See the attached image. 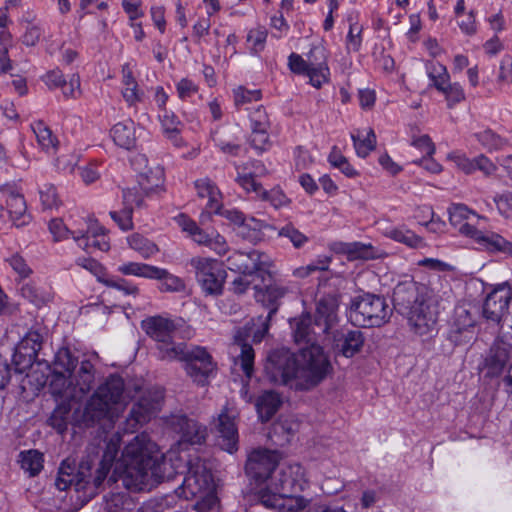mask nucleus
Listing matches in <instances>:
<instances>
[{
	"label": "nucleus",
	"instance_id": "49530a36",
	"mask_svg": "<svg viewBox=\"0 0 512 512\" xmlns=\"http://www.w3.org/2000/svg\"><path fill=\"white\" fill-rule=\"evenodd\" d=\"M70 411V403L59 402L48 420L49 425L57 432L64 433L67 430Z\"/></svg>",
	"mask_w": 512,
	"mask_h": 512
},
{
	"label": "nucleus",
	"instance_id": "4468645a",
	"mask_svg": "<svg viewBox=\"0 0 512 512\" xmlns=\"http://www.w3.org/2000/svg\"><path fill=\"white\" fill-rule=\"evenodd\" d=\"M0 192L5 198V209L12 225L16 228L27 226L32 221V215L28 212L24 196L11 185L0 186Z\"/></svg>",
	"mask_w": 512,
	"mask_h": 512
},
{
	"label": "nucleus",
	"instance_id": "37998d69",
	"mask_svg": "<svg viewBox=\"0 0 512 512\" xmlns=\"http://www.w3.org/2000/svg\"><path fill=\"white\" fill-rule=\"evenodd\" d=\"M127 241L129 247L137 251L145 259H148L159 252V248L154 242L138 233L130 235L127 238Z\"/></svg>",
	"mask_w": 512,
	"mask_h": 512
},
{
	"label": "nucleus",
	"instance_id": "6e6d98bb",
	"mask_svg": "<svg viewBox=\"0 0 512 512\" xmlns=\"http://www.w3.org/2000/svg\"><path fill=\"white\" fill-rule=\"evenodd\" d=\"M40 201L44 209H53L58 207L60 200L56 188L52 184H44L40 190Z\"/></svg>",
	"mask_w": 512,
	"mask_h": 512
},
{
	"label": "nucleus",
	"instance_id": "5fc2aeb1",
	"mask_svg": "<svg viewBox=\"0 0 512 512\" xmlns=\"http://www.w3.org/2000/svg\"><path fill=\"white\" fill-rule=\"evenodd\" d=\"M234 104L240 107L252 101H258L262 97L261 90H249L243 86H239L233 90Z\"/></svg>",
	"mask_w": 512,
	"mask_h": 512
},
{
	"label": "nucleus",
	"instance_id": "c9c22d12",
	"mask_svg": "<svg viewBox=\"0 0 512 512\" xmlns=\"http://www.w3.org/2000/svg\"><path fill=\"white\" fill-rule=\"evenodd\" d=\"M211 139L223 153L232 156L239 154L241 146L227 129H216L211 133Z\"/></svg>",
	"mask_w": 512,
	"mask_h": 512
},
{
	"label": "nucleus",
	"instance_id": "69168bd1",
	"mask_svg": "<svg viewBox=\"0 0 512 512\" xmlns=\"http://www.w3.org/2000/svg\"><path fill=\"white\" fill-rule=\"evenodd\" d=\"M49 231L53 236L54 241H62L67 239L71 234L73 236L74 230H69L61 219H52L49 222Z\"/></svg>",
	"mask_w": 512,
	"mask_h": 512
},
{
	"label": "nucleus",
	"instance_id": "79ce46f5",
	"mask_svg": "<svg viewBox=\"0 0 512 512\" xmlns=\"http://www.w3.org/2000/svg\"><path fill=\"white\" fill-rule=\"evenodd\" d=\"M155 276H153L151 279L160 280V291L163 292H181L185 289V283L184 281L169 273L166 269L157 267V272L153 273Z\"/></svg>",
	"mask_w": 512,
	"mask_h": 512
},
{
	"label": "nucleus",
	"instance_id": "13d9d810",
	"mask_svg": "<svg viewBox=\"0 0 512 512\" xmlns=\"http://www.w3.org/2000/svg\"><path fill=\"white\" fill-rule=\"evenodd\" d=\"M266 227H269V225L264 221L255 219L253 217L248 219L245 218V224L243 225L242 230H239V234L243 238H247L251 241L256 240L259 238L258 233Z\"/></svg>",
	"mask_w": 512,
	"mask_h": 512
},
{
	"label": "nucleus",
	"instance_id": "39448f33",
	"mask_svg": "<svg viewBox=\"0 0 512 512\" xmlns=\"http://www.w3.org/2000/svg\"><path fill=\"white\" fill-rule=\"evenodd\" d=\"M305 483V470L300 464H282L271 475L268 485L259 490V502L273 512H300L308 500L292 493L303 490Z\"/></svg>",
	"mask_w": 512,
	"mask_h": 512
},
{
	"label": "nucleus",
	"instance_id": "473e14b6",
	"mask_svg": "<svg viewBox=\"0 0 512 512\" xmlns=\"http://www.w3.org/2000/svg\"><path fill=\"white\" fill-rule=\"evenodd\" d=\"M351 138L354 143L356 154L359 157H367L376 147V135L372 128L358 130L357 133L351 134Z\"/></svg>",
	"mask_w": 512,
	"mask_h": 512
},
{
	"label": "nucleus",
	"instance_id": "1a4fd4ad",
	"mask_svg": "<svg viewBox=\"0 0 512 512\" xmlns=\"http://www.w3.org/2000/svg\"><path fill=\"white\" fill-rule=\"evenodd\" d=\"M391 314L385 298L374 294L354 298L349 309V319L359 327H380L388 322Z\"/></svg>",
	"mask_w": 512,
	"mask_h": 512
},
{
	"label": "nucleus",
	"instance_id": "de8ad7c7",
	"mask_svg": "<svg viewBox=\"0 0 512 512\" xmlns=\"http://www.w3.org/2000/svg\"><path fill=\"white\" fill-rule=\"evenodd\" d=\"M427 75L432 82V85L438 90H443V87L450 82V75L447 68L439 62H429L426 65Z\"/></svg>",
	"mask_w": 512,
	"mask_h": 512
},
{
	"label": "nucleus",
	"instance_id": "423d86ee",
	"mask_svg": "<svg viewBox=\"0 0 512 512\" xmlns=\"http://www.w3.org/2000/svg\"><path fill=\"white\" fill-rule=\"evenodd\" d=\"M338 322L337 305L333 299H321L312 318V333L321 342L333 340L335 349L346 358L359 353L364 345V335L359 330L340 332L335 329Z\"/></svg>",
	"mask_w": 512,
	"mask_h": 512
},
{
	"label": "nucleus",
	"instance_id": "09e8293b",
	"mask_svg": "<svg viewBox=\"0 0 512 512\" xmlns=\"http://www.w3.org/2000/svg\"><path fill=\"white\" fill-rule=\"evenodd\" d=\"M21 295L37 307L46 305L52 300V295L47 290L37 288L32 283L24 284L21 287Z\"/></svg>",
	"mask_w": 512,
	"mask_h": 512
},
{
	"label": "nucleus",
	"instance_id": "0e129e2a",
	"mask_svg": "<svg viewBox=\"0 0 512 512\" xmlns=\"http://www.w3.org/2000/svg\"><path fill=\"white\" fill-rule=\"evenodd\" d=\"M105 286L110 288H115L121 292H123L125 295H134L136 296L139 292V289L137 286L131 284L129 281L120 278V277H112L109 276L107 280H105Z\"/></svg>",
	"mask_w": 512,
	"mask_h": 512
},
{
	"label": "nucleus",
	"instance_id": "0eeeda50",
	"mask_svg": "<svg viewBox=\"0 0 512 512\" xmlns=\"http://www.w3.org/2000/svg\"><path fill=\"white\" fill-rule=\"evenodd\" d=\"M128 402L124 380L118 375H111L86 402L82 419L87 425L103 419L114 421L123 412Z\"/></svg>",
	"mask_w": 512,
	"mask_h": 512
},
{
	"label": "nucleus",
	"instance_id": "6e6552de",
	"mask_svg": "<svg viewBox=\"0 0 512 512\" xmlns=\"http://www.w3.org/2000/svg\"><path fill=\"white\" fill-rule=\"evenodd\" d=\"M450 223L465 236H468L484 250L491 253H501L512 257V242L498 233L482 232L478 229L479 222L483 219L471 211L464 204H453L449 210Z\"/></svg>",
	"mask_w": 512,
	"mask_h": 512
},
{
	"label": "nucleus",
	"instance_id": "338daca9",
	"mask_svg": "<svg viewBox=\"0 0 512 512\" xmlns=\"http://www.w3.org/2000/svg\"><path fill=\"white\" fill-rule=\"evenodd\" d=\"M288 66L292 72L303 74L310 78V67L307 59H304L302 56L292 53L288 58Z\"/></svg>",
	"mask_w": 512,
	"mask_h": 512
},
{
	"label": "nucleus",
	"instance_id": "052dcab7",
	"mask_svg": "<svg viewBox=\"0 0 512 512\" xmlns=\"http://www.w3.org/2000/svg\"><path fill=\"white\" fill-rule=\"evenodd\" d=\"M439 92L445 96L448 107H452L465 99L464 90L459 83L449 82L443 87V90H440Z\"/></svg>",
	"mask_w": 512,
	"mask_h": 512
},
{
	"label": "nucleus",
	"instance_id": "680f3d73",
	"mask_svg": "<svg viewBox=\"0 0 512 512\" xmlns=\"http://www.w3.org/2000/svg\"><path fill=\"white\" fill-rule=\"evenodd\" d=\"M110 216L118 224L120 229L128 231L133 228L132 207L123 205V208L120 211H111Z\"/></svg>",
	"mask_w": 512,
	"mask_h": 512
},
{
	"label": "nucleus",
	"instance_id": "20e7f679",
	"mask_svg": "<svg viewBox=\"0 0 512 512\" xmlns=\"http://www.w3.org/2000/svg\"><path fill=\"white\" fill-rule=\"evenodd\" d=\"M396 309L407 316L411 329L418 335L435 330L439 315V299L434 291L414 281L399 283L393 292Z\"/></svg>",
	"mask_w": 512,
	"mask_h": 512
},
{
	"label": "nucleus",
	"instance_id": "a211bd4d",
	"mask_svg": "<svg viewBox=\"0 0 512 512\" xmlns=\"http://www.w3.org/2000/svg\"><path fill=\"white\" fill-rule=\"evenodd\" d=\"M239 413L235 407L227 403L218 415L216 429L221 439L222 449L233 453L238 449V428L236 419Z\"/></svg>",
	"mask_w": 512,
	"mask_h": 512
},
{
	"label": "nucleus",
	"instance_id": "cd10ccee",
	"mask_svg": "<svg viewBox=\"0 0 512 512\" xmlns=\"http://www.w3.org/2000/svg\"><path fill=\"white\" fill-rule=\"evenodd\" d=\"M333 249L339 254L347 255L348 259H375L379 257V251L375 249L370 243L365 244L361 242H337L334 243Z\"/></svg>",
	"mask_w": 512,
	"mask_h": 512
},
{
	"label": "nucleus",
	"instance_id": "b1692460",
	"mask_svg": "<svg viewBox=\"0 0 512 512\" xmlns=\"http://www.w3.org/2000/svg\"><path fill=\"white\" fill-rule=\"evenodd\" d=\"M310 67V84L315 88H320L329 80V68L327 65V56L324 47L314 46L306 55Z\"/></svg>",
	"mask_w": 512,
	"mask_h": 512
},
{
	"label": "nucleus",
	"instance_id": "f03ea898",
	"mask_svg": "<svg viewBox=\"0 0 512 512\" xmlns=\"http://www.w3.org/2000/svg\"><path fill=\"white\" fill-rule=\"evenodd\" d=\"M176 468L172 458L167 461L157 444L146 433H141L125 446L114 463L113 476L115 481L121 479L127 489L140 491L172 480L179 473Z\"/></svg>",
	"mask_w": 512,
	"mask_h": 512
},
{
	"label": "nucleus",
	"instance_id": "aec40b11",
	"mask_svg": "<svg viewBox=\"0 0 512 512\" xmlns=\"http://www.w3.org/2000/svg\"><path fill=\"white\" fill-rule=\"evenodd\" d=\"M249 119L252 147L258 151L267 150L270 147L269 129L271 123L266 109L262 105L257 106L250 112Z\"/></svg>",
	"mask_w": 512,
	"mask_h": 512
},
{
	"label": "nucleus",
	"instance_id": "2f4dec72",
	"mask_svg": "<svg viewBox=\"0 0 512 512\" xmlns=\"http://www.w3.org/2000/svg\"><path fill=\"white\" fill-rule=\"evenodd\" d=\"M114 143L124 149H131L136 142L135 127L131 120L115 124L110 131Z\"/></svg>",
	"mask_w": 512,
	"mask_h": 512
},
{
	"label": "nucleus",
	"instance_id": "58836bf2",
	"mask_svg": "<svg viewBox=\"0 0 512 512\" xmlns=\"http://www.w3.org/2000/svg\"><path fill=\"white\" fill-rule=\"evenodd\" d=\"M164 172L161 167H155L148 172L142 173L138 180L140 189L143 190L146 196L156 192L163 183Z\"/></svg>",
	"mask_w": 512,
	"mask_h": 512
},
{
	"label": "nucleus",
	"instance_id": "8fccbe9b",
	"mask_svg": "<svg viewBox=\"0 0 512 512\" xmlns=\"http://www.w3.org/2000/svg\"><path fill=\"white\" fill-rule=\"evenodd\" d=\"M474 136L481 145L488 150H498L507 144V141L504 138L496 134L491 129H484L475 133Z\"/></svg>",
	"mask_w": 512,
	"mask_h": 512
},
{
	"label": "nucleus",
	"instance_id": "774afa93",
	"mask_svg": "<svg viewBox=\"0 0 512 512\" xmlns=\"http://www.w3.org/2000/svg\"><path fill=\"white\" fill-rule=\"evenodd\" d=\"M499 212L505 217H512V192H506L494 197Z\"/></svg>",
	"mask_w": 512,
	"mask_h": 512
},
{
	"label": "nucleus",
	"instance_id": "4be33fe9",
	"mask_svg": "<svg viewBox=\"0 0 512 512\" xmlns=\"http://www.w3.org/2000/svg\"><path fill=\"white\" fill-rule=\"evenodd\" d=\"M476 318L470 308L458 306L454 310L453 328L451 338L456 344H463L474 338Z\"/></svg>",
	"mask_w": 512,
	"mask_h": 512
},
{
	"label": "nucleus",
	"instance_id": "2eb2a0df",
	"mask_svg": "<svg viewBox=\"0 0 512 512\" xmlns=\"http://www.w3.org/2000/svg\"><path fill=\"white\" fill-rule=\"evenodd\" d=\"M168 429L180 436L182 442L201 444L207 436L205 426L183 414H172L165 419Z\"/></svg>",
	"mask_w": 512,
	"mask_h": 512
},
{
	"label": "nucleus",
	"instance_id": "a19ab883",
	"mask_svg": "<svg viewBox=\"0 0 512 512\" xmlns=\"http://www.w3.org/2000/svg\"><path fill=\"white\" fill-rule=\"evenodd\" d=\"M160 120L166 136L171 139L175 145H180L181 138L179 137V133L182 123L178 117L172 111L164 109L163 114L160 115Z\"/></svg>",
	"mask_w": 512,
	"mask_h": 512
},
{
	"label": "nucleus",
	"instance_id": "72a5a7b5",
	"mask_svg": "<svg viewBox=\"0 0 512 512\" xmlns=\"http://www.w3.org/2000/svg\"><path fill=\"white\" fill-rule=\"evenodd\" d=\"M281 404L280 397L275 392H265L256 401V409L262 421H268L277 412Z\"/></svg>",
	"mask_w": 512,
	"mask_h": 512
},
{
	"label": "nucleus",
	"instance_id": "bf43d9fd",
	"mask_svg": "<svg viewBox=\"0 0 512 512\" xmlns=\"http://www.w3.org/2000/svg\"><path fill=\"white\" fill-rule=\"evenodd\" d=\"M267 35L266 28L262 26L251 29L248 32L247 42L251 44V51L253 53H258L264 49Z\"/></svg>",
	"mask_w": 512,
	"mask_h": 512
},
{
	"label": "nucleus",
	"instance_id": "3c124183",
	"mask_svg": "<svg viewBox=\"0 0 512 512\" xmlns=\"http://www.w3.org/2000/svg\"><path fill=\"white\" fill-rule=\"evenodd\" d=\"M76 263L78 266L86 269L91 274H93L96 277L97 281L102 284H105V280H107L110 276L106 271L105 267L95 259L82 257L78 258L76 260Z\"/></svg>",
	"mask_w": 512,
	"mask_h": 512
},
{
	"label": "nucleus",
	"instance_id": "5701e85b",
	"mask_svg": "<svg viewBox=\"0 0 512 512\" xmlns=\"http://www.w3.org/2000/svg\"><path fill=\"white\" fill-rule=\"evenodd\" d=\"M43 337L37 331H29L20 341L14 355L16 369L22 372L36 359Z\"/></svg>",
	"mask_w": 512,
	"mask_h": 512
},
{
	"label": "nucleus",
	"instance_id": "4d7b16f0",
	"mask_svg": "<svg viewBox=\"0 0 512 512\" xmlns=\"http://www.w3.org/2000/svg\"><path fill=\"white\" fill-rule=\"evenodd\" d=\"M144 197H147L140 186L137 184L131 188L123 190V205L134 209L141 208L144 204Z\"/></svg>",
	"mask_w": 512,
	"mask_h": 512
},
{
	"label": "nucleus",
	"instance_id": "c756f323",
	"mask_svg": "<svg viewBox=\"0 0 512 512\" xmlns=\"http://www.w3.org/2000/svg\"><path fill=\"white\" fill-rule=\"evenodd\" d=\"M68 377V374L52 372L50 389L52 395L57 398L58 402L69 403L72 400H77V390L73 387V381L68 379Z\"/></svg>",
	"mask_w": 512,
	"mask_h": 512
},
{
	"label": "nucleus",
	"instance_id": "f3484780",
	"mask_svg": "<svg viewBox=\"0 0 512 512\" xmlns=\"http://www.w3.org/2000/svg\"><path fill=\"white\" fill-rule=\"evenodd\" d=\"M161 399L162 395L159 393L142 396L126 418L124 430L132 433L138 426L147 423L159 411Z\"/></svg>",
	"mask_w": 512,
	"mask_h": 512
},
{
	"label": "nucleus",
	"instance_id": "4c0bfd02",
	"mask_svg": "<svg viewBox=\"0 0 512 512\" xmlns=\"http://www.w3.org/2000/svg\"><path fill=\"white\" fill-rule=\"evenodd\" d=\"M511 344L505 342L502 338H497L490 348L488 363L495 369H501L509 359Z\"/></svg>",
	"mask_w": 512,
	"mask_h": 512
},
{
	"label": "nucleus",
	"instance_id": "9b49d317",
	"mask_svg": "<svg viewBox=\"0 0 512 512\" xmlns=\"http://www.w3.org/2000/svg\"><path fill=\"white\" fill-rule=\"evenodd\" d=\"M197 281L207 295H220L223 290L225 271L215 259L195 257L191 259Z\"/></svg>",
	"mask_w": 512,
	"mask_h": 512
},
{
	"label": "nucleus",
	"instance_id": "e2e57ef3",
	"mask_svg": "<svg viewBox=\"0 0 512 512\" xmlns=\"http://www.w3.org/2000/svg\"><path fill=\"white\" fill-rule=\"evenodd\" d=\"M260 196L263 200L270 202V204L278 209L289 204L290 200L279 188H273L270 191L262 190Z\"/></svg>",
	"mask_w": 512,
	"mask_h": 512
},
{
	"label": "nucleus",
	"instance_id": "9d476101",
	"mask_svg": "<svg viewBox=\"0 0 512 512\" xmlns=\"http://www.w3.org/2000/svg\"><path fill=\"white\" fill-rule=\"evenodd\" d=\"M512 300V288L508 283L496 286L485 298L482 308L483 317L499 326L501 331L512 319L508 315L509 303Z\"/></svg>",
	"mask_w": 512,
	"mask_h": 512
},
{
	"label": "nucleus",
	"instance_id": "ea45409f",
	"mask_svg": "<svg viewBox=\"0 0 512 512\" xmlns=\"http://www.w3.org/2000/svg\"><path fill=\"white\" fill-rule=\"evenodd\" d=\"M32 130L36 135L39 146L47 153L56 151L58 140L53 136L51 130L41 121L32 125Z\"/></svg>",
	"mask_w": 512,
	"mask_h": 512
},
{
	"label": "nucleus",
	"instance_id": "f8f14e48",
	"mask_svg": "<svg viewBox=\"0 0 512 512\" xmlns=\"http://www.w3.org/2000/svg\"><path fill=\"white\" fill-rule=\"evenodd\" d=\"M176 222L182 231L186 232L198 245H203L214 251L219 256L229 251L226 239L216 231L208 233L201 229L195 221L184 214L176 218Z\"/></svg>",
	"mask_w": 512,
	"mask_h": 512
},
{
	"label": "nucleus",
	"instance_id": "7ed1b4c3",
	"mask_svg": "<svg viewBox=\"0 0 512 512\" xmlns=\"http://www.w3.org/2000/svg\"><path fill=\"white\" fill-rule=\"evenodd\" d=\"M145 334L155 342L157 356L162 361H183L188 376L197 384L204 385L215 369L211 355L204 347L189 346L176 342L177 327L166 316H149L141 321Z\"/></svg>",
	"mask_w": 512,
	"mask_h": 512
},
{
	"label": "nucleus",
	"instance_id": "412c9836",
	"mask_svg": "<svg viewBox=\"0 0 512 512\" xmlns=\"http://www.w3.org/2000/svg\"><path fill=\"white\" fill-rule=\"evenodd\" d=\"M73 239L80 248L88 253H93L96 250L106 252L110 249L105 229L97 222H91L85 232L82 230L73 232Z\"/></svg>",
	"mask_w": 512,
	"mask_h": 512
},
{
	"label": "nucleus",
	"instance_id": "dca6fc26",
	"mask_svg": "<svg viewBox=\"0 0 512 512\" xmlns=\"http://www.w3.org/2000/svg\"><path fill=\"white\" fill-rule=\"evenodd\" d=\"M278 454L266 449H257L250 453L245 470L256 481H271V475L276 471Z\"/></svg>",
	"mask_w": 512,
	"mask_h": 512
},
{
	"label": "nucleus",
	"instance_id": "a878e982",
	"mask_svg": "<svg viewBox=\"0 0 512 512\" xmlns=\"http://www.w3.org/2000/svg\"><path fill=\"white\" fill-rule=\"evenodd\" d=\"M230 352L235 354V365H240L244 374L250 378L253 374L254 350L251 345L243 342L240 332L235 335Z\"/></svg>",
	"mask_w": 512,
	"mask_h": 512
},
{
	"label": "nucleus",
	"instance_id": "393cba45",
	"mask_svg": "<svg viewBox=\"0 0 512 512\" xmlns=\"http://www.w3.org/2000/svg\"><path fill=\"white\" fill-rule=\"evenodd\" d=\"M448 159L465 174H472L479 170L485 176H490L497 169L496 165L484 155L469 159L465 154L454 152L448 155Z\"/></svg>",
	"mask_w": 512,
	"mask_h": 512
},
{
	"label": "nucleus",
	"instance_id": "ddd939ff",
	"mask_svg": "<svg viewBox=\"0 0 512 512\" xmlns=\"http://www.w3.org/2000/svg\"><path fill=\"white\" fill-rule=\"evenodd\" d=\"M272 263V259L267 254L258 250L236 251L227 259V266L230 270L244 275L269 272Z\"/></svg>",
	"mask_w": 512,
	"mask_h": 512
},
{
	"label": "nucleus",
	"instance_id": "a18cd8bd",
	"mask_svg": "<svg viewBox=\"0 0 512 512\" xmlns=\"http://www.w3.org/2000/svg\"><path fill=\"white\" fill-rule=\"evenodd\" d=\"M117 271L123 275H133L151 279L153 276H155L153 273L157 272V266L138 262H126L121 264L117 268Z\"/></svg>",
	"mask_w": 512,
	"mask_h": 512
},
{
	"label": "nucleus",
	"instance_id": "f257e3e1",
	"mask_svg": "<svg viewBox=\"0 0 512 512\" xmlns=\"http://www.w3.org/2000/svg\"><path fill=\"white\" fill-rule=\"evenodd\" d=\"M294 338L298 344H308L295 357L289 352H274L269 355L265 373L277 385L307 391L319 385L332 367L324 353L318 336L312 333V316L303 314L295 320Z\"/></svg>",
	"mask_w": 512,
	"mask_h": 512
},
{
	"label": "nucleus",
	"instance_id": "bb28decb",
	"mask_svg": "<svg viewBox=\"0 0 512 512\" xmlns=\"http://www.w3.org/2000/svg\"><path fill=\"white\" fill-rule=\"evenodd\" d=\"M120 443L121 437L118 433L113 434L107 441L103 457L100 462V468L97 470L96 475L93 478V489H97L106 478L107 473L118 453Z\"/></svg>",
	"mask_w": 512,
	"mask_h": 512
},
{
	"label": "nucleus",
	"instance_id": "864d4df0",
	"mask_svg": "<svg viewBox=\"0 0 512 512\" xmlns=\"http://www.w3.org/2000/svg\"><path fill=\"white\" fill-rule=\"evenodd\" d=\"M328 160L332 166L338 168L345 176L354 178L358 175V172L348 162L347 158L343 156L335 147L329 154Z\"/></svg>",
	"mask_w": 512,
	"mask_h": 512
},
{
	"label": "nucleus",
	"instance_id": "c03bdc74",
	"mask_svg": "<svg viewBox=\"0 0 512 512\" xmlns=\"http://www.w3.org/2000/svg\"><path fill=\"white\" fill-rule=\"evenodd\" d=\"M21 468L29 474L30 477H34L43 468V455L37 450H28L21 452L20 454Z\"/></svg>",
	"mask_w": 512,
	"mask_h": 512
},
{
	"label": "nucleus",
	"instance_id": "7c9ffc66",
	"mask_svg": "<svg viewBox=\"0 0 512 512\" xmlns=\"http://www.w3.org/2000/svg\"><path fill=\"white\" fill-rule=\"evenodd\" d=\"M73 387L77 390V400L87 394L95 382V368L89 360L80 363V367L74 376Z\"/></svg>",
	"mask_w": 512,
	"mask_h": 512
},
{
	"label": "nucleus",
	"instance_id": "e433bc0d",
	"mask_svg": "<svg viewBox=\"0 0 512 512\" xmlns=\"http://www.w3.org/2000/svg\"><path fill=\"white\" fill-rule=\"evenodd\" d=\"M77 363V358L72 355L68 348H60L55 354L54 361L52 363V372L68 374V376H71Z\"/></svg>",
	"mask_w": 512,
	"mask_h": 512
},
{
	"label": "nucleus",
	"instance_id": "6ab92c4d",
	"mask_svg": "<svg viewBox=\"0 0 512 512\" xmlns=\"http://www.w3.org/2000/svg\"><path fill=\"white\" fill-rule=\"evenodd\" d=\"M91 464L88 462H81L79 471L74 475V466L68 460L61 463L59 467L58 477L56 479V486L59 490H66L68 487L74 485L76 490L87 489L88 486L93 487V478L89 471Z\"/></svg>",
	"mask_w": 512,
	"mask_h": 512
},
{
	"label": "nucleus",
	"instance_id": "603ef678",
	"mask_svg": "<svg viewBox=\"0 0 512 512\" xmlns=\"http://www.w3.org/2000/svg\"><path fill=\"white\" fill-rule=\"evenodd\" d=\"M278 236L289 239L293 247L302 248L307 242L308 237L299 231L292 223H287L278 230Z\"/></svg>",
	"mask_w": 512,
	"mask_h": 512
},
{
	"label": "nucleus",
	"instance_id": "c85d7f7f",
	"mask_svg": "<svg viewBox=\"0 0 512 512\" xmlns=\"http://www.w3.org/2000/svg\"><path fill=\"white\" fill-rule=\"evenodd\" d=\"M195 189L200 198H207L206 209L209 213H220L221 192L215 183L209 178H203L195 181Z\"/></svg>",
	"mask_w": 512,
	"mask_h": 512
},
{
	"label": "nucleus",
	"instance_id": "f704fd0d",
	"mask_svg": "<svg viewBox=\"0 0 512 512\" xmlns=\"http://www.w3.org/2000/svg\"><path fill=\"white\" fill-rule=\"evenodd\" d=\"M384 235L394 241L403 243L410 248H420L425 246L422 237L404 226L386 229Z\"/></svg>",
	"mask_w": 512,
	"mask_h": 512
}]
</instances>
